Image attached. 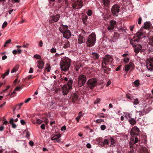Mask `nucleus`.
Listing matches in <instances>:
<instances>
[{
  "label": "nucleus",
  "instance_id": "2f4dec72",
  "mask_svg": "<svg viewBox=\"0 0 153 153\" xmlns=\"http://www.w3.org/2000/svg\"><path fill=\"white\" fill-rule=\"evenodd\" d=\"M70 46V44L69 42H67L65 43L63 47L64 48H68Z\"/></svg>",
  "mask_w": 153,
  "mask_h": 153
},
{
  "label": "nucleus",
  "instance_id": "09e8293b",
  "mask_svg": "<svg viewBox=\"0 0 153 153\" xmlns=\"http://www.w3.org/2000/svg\"><path fill=\"white\" fill-rule=\"evenodd\" d=\"M97 140L99 142H102V143L103 141V139L101 137H99L97 139Z\"/></svg>",
  "mask_w": 153,
  "mask_h": 153
},
{
  "label": "nucleus",
  "instance_id": "dca6fc26",
  "mask_svg": "<svg viewBox=\"0 0 153 153\" xmlns=\"http://www.w3.org/2000/svg\"><path fill=\"white\" fill-rule=\"evenodd\" d=\"M134 47H135L134 50V51L136 53L135 55H136L139 52H140L141 51L142 47L140 45H136Z\"/></svg>",
  "mask_w": 153,
  "mask_h": 153
},
{
  "label": "nucleus",
  "instance_id": "39448f33",
  "mask_svg": "<svg viewBox=\"0 0 153 153\" xmlns=\"http://www.w3.org/2000/svg\"><path fill=\"white\" fill-rule=\"evenodd\" d=\"M72 6L74 9H79L83 6V2L81 0H74L72 2Z\"/></svg>",
  "mask_w": 153,
  "mask_h": 153
},
{
  "label": "nucleus",
  "instance_id": "a878e982",
  "mask_svg": "<svg viewBox=\"0 0 153 153\" xmlns=\"http://www.w3.org/2000/svg\"><path fill=\"white\" fill-rule=\"evenodd\" d=\"M102 3L105 6H108L110 4V1L109 0H103Z\"/></svg>",
  "mask_w": 153,
  "mask_h": 153
},
{
  "label": "nucleus",
  "instance_id": "bb28decb",
  "mask_svg": "<svg viewBox=\"0 0 153 153\" xmlns=\"http://www.w3.org/2000/svg\"><path fill=\"white\" fill-rule=\"evenodd\" d=\"M139 153H148L147 149L145 148H143L140 149Z\"/></svg>",
  "mask_w": 153,
  "mask_h": 153
},
{
  "label": "nucleus",
  "instance_id": "6e6552de",
  "mask_svg": "<svg viewBox=\"0 0 153 153\" xmlns=\"http://www.w3.org/2000/svg\"><path fill=\"white\" fill-rule=\"evenodd\" d=\"M146 66L149 70L151 71L153 70V57H150L147 59Z\"/></svg>",
  "mask_w": 153,
  "mask_h": 153
},
{
  "label": "nucleus",
  "instance_id": "69168bd1",
  "mask_svg": "<svg viewBox=\"0 0 153 153\" xmlns=\"http://www.w3.org/2000/svg\"><path fill=\"white\" fill-rule=\"evenodd\" d=\"M91 144L89 143H88L86 145V147L88 149H90L91 148Z\"/></svg>",
  "mask_w": 153,
  "mask_h": 153
},
{
  "label": "nucleus",
  "instance_id": "412c9836",
  "mask_svg": "<svg viewBox=\"0 0 153 153\" xmlns=\"http://www.w3.org/2000/svg\"><path fill=\"white\" fill-rule=\"evenodd\" d=\"M78 42L79 44H81L84 42L85 39H84L83 37L81 35H79V36Z\"/></svg>",
  "mask_w": 153,
  "mask_h": 153
},
{
  "label": "nucleus",
  "instance_id": "6e6d98bb",
  "mask_svg": "<svg viewBox=\"0 0 153 153\" xmlns=\"http://www.w3.org/2000/svg\"><path fill=\"white\" fill-rule=\"evenodd\" d=\"M39 46L40 47H42V46L43 42H42V40H40L39 41Z\"/></svg>",
  "mask_w": 153,
  "mask_h": 153
},
{
  "label": "nucleus",
  "instance_id": "aec40b11",
  "mask_svg": "<svg viewBox=\"0 0 153 153\" xmlns=\"http://www.w3.org/2000/svg\"><path fill=\"white\" fill-rule=\"evenodd\" d=\"M119 34L117 32H114L112 40L113 42L115 41L116 39H117L119 36Z\"/></svg>",
  "mask_w": 153,
  "mask_h": 153
},
{
  "label": "nucleus",
  "instance_id": "5701e85b",
  "mask_svg": "<svg viewBox=\"0 0 153 153\" xmlns=\"http://www.w3.org/2000/svg\"><path fill=\"white\" fill-rule=\"evenodd\" d=\"M23 104V103L22 102L19 103V104L16 105L15 106V108H14L13 109V111L14 112L16 109H17V107H19V108H18V110H19L21 108V106Z\"/></svg>",
  "mask_w": 153,
  "mask_h": 153
},
{
  "label": "nucleus",
  "instance_id": "b1692460",
  "mask_svg": "<svg viewBox=\"0 0 153 153\" xmlns=\"http://www.w3.org/2000/svg\"><path fill=\"white\" fill-rule=\"evenodd\" d=\"M150 26L151 24L148 22H146L144 23V28L146 29H149Z\"/></svg>",
  "mask_w": 153,
  "mask_h": 153
},
{
  "label": "nucleus",
  "instance_id": "e433bc0d",
  "mask_svg": "<svg viewBox=\"0 0 153 153\" xmlns=\"http://www.w3.org/2000/svg\"><path fill=\"white\" fill-rule=\"evenodd\" d=\"M33 57L37 59H40L41 58V56L40 55L37 54L34 55Z\"/></svg>",
  "mask_w": 153,
  "mask_h": 153
},
{
  "label": "nucleus",
  "instance_id": "5fc2aeb1",
  "mask_svg": "<svg viewBox=\"0 0 153 153\" xmlns=\"http://www.w3.org/2000/svg\"><path fill=\"white\" fill-rule=\"evenodd\" d=\"M42 121L39 119H37L36 120V122L37 123L40 124L42 123Z\"/></svg>",
  "mask_w": 153,
  "mask_h": 153
},
{
  "label": "nucleus",
  "instance_id": "0eeeda50",
  "mask_svg": "<svg viewBox=\"0 0 153 153\" xmlns=\"http://www.w3.org/2000/svg\"><path fill=\"white\" fill-rule=\"evenodd\" d=\"M120 6L119 5L115 4L113 5L111 9V12L113 15L117 16L120 11Z\"/></svg>",
  "mask_w": 153,
  "mask_h": 153
},
{
  "label": "nucleus",
  "instance_id": "6ab92c4d",
  "mask_svg": "<svg viewBox=\"0 0 153 153\" xmlns=\"http://www.w3.org/2000/svg\"><path fill=\"white\" fill-rule=\"evenodd\" d=\"M37 66L39 69H42L43 68L44 63L42 61H38L37 62Z\"/></svg>",
  "mask_w": 153,
  "mask_h": 153
},
{
  "label": "nucleus",
  "instance_id": "c85d7f7f",
  "mask_svg": "<svg viewBox=\"0 0 153 153\" xmlns=\"http://www.w3.org/2000/svg\"><path fill=\"white\" fill-rule=\"evenodd\" d=\"M19 67V66L18 65H16L11 70V73H12L18 70Z\"/></svg>",
  "mask_w": 153,
  "mask_h": 153
},
{
  "label": "nucleus",
  "instance_id": "338daca9",
  "mask_svg": "<svg viewBox=\"0 0 153 153\" xmlns=\"http://www.w3.org/2000/svg\"><path fill=\"white\" fill-rule=\"evenodd\" d=\"M111 83V82L109 80L107 82L106 84V86L107 87H108L109 85Z\"/></svg>",
  "mask_w": 153,
  "mask_h": 153
},
{
  "label": "nucleus",
  "instance_id": "20e7f679",
  "mask_svg": "<svg viewBox=\"0 0 153 153\" xmlns=\"http://www.w3.org/2000/svg\"><path fill=\"white\" fill-rule=\"evenodd\" d=\"M96 39L95 34V33H92L89 35L86 42L87 46L88 47L93 46L95 42Z\"/></svg>",
  "mask_w": 153,
  "mask_h": 153
},
{
  "label": "nucleus",
  "instance_id": "4468645a",
  "mask_svg": "<svg viewBox=\"0 0 153 153\" xmlns=\"http://www.w3.org/2000/svg\"><path fill=\"white\" fill-rule=\"evenodd\" d=\"M134 65L132 62H130L128 64L126 65L125 66V70L127 72L130 69L131 70L134 69Z\"/></svg>",
  "mask_w": 153,
  "mask_h": 153
},
{
  "label": "nucleus",
  "instance_id": "cd10ccee",
  "mask_svg": "<svg viewBox=\"0 0 153 153\" xmlns=\"http://www.w3.org/2000/svg\"><path fill=\"white\" fill-rule=\"evenodd\" d=\"M133 83L135 87H137L140 84V81L138 79L136 80Z\"/></svg>",
  "mask_w": 153,
  "mask_h": 153
},
{
  "label": "nucleus",
  "instance_id": "ddd939ff",
  "mask_svg": "<svg viewBox=\"0 0 153 153\" xmlns=\"http://www.w3.org/2000/svg\"><path fill=\"white\" fill-rule=\"evenodd\" d=\"M116 22L115 21L111 20L110 22V25L108 26L107 29L110 32H112L114 28V25L116 24Z\"/></svg>",
  "mask_w": 153,
  "mask_h": 153
},
{
  "label": "nucleus",
  "instance_id": "a19ab883",
  "mask_svg": "<svg viewBox=\"0 0 153 153\" xmlns=\"http://www.w3.org/2000/svg\"><path fill=\"white\" fill-rule=\"evenodd\" d=\"M50 52L52 53H55L56 52V49L54 48H52L51 49Z\"/></svg>",
  "mask_w": 153,
  "mask_h": 153
},
{
  "label": "nucleus",
  "instance_id": "f3484780",
  "mask_svg": "<svg viewBox=\"0 0 153 153\" xmlns=\"http://www.w3.org/2000/svg\"><path fill=\"white\" fill-rule=\"evenodd\" d=\"M61 137L60 134H58L56 135H54L53 137H51V140H54V142H59L60 141L59 140H58L57 139L60 138Z\"/></svg>",
  "mask_w": 153,
  "mask_h": 153
},
{
  "label": "nucleus",
  "instance_id": "0e129e2a",
  "mask_svg": "<svg viewBox=\"0 0 153 153\" xmlns=\"http://www.w3.org/2000/svg\"><path fill=\"white\" fill-rule=\"evenodd\" d=\"M33 72V70L32 68H30L29 71V73H32Z\"/></svg>",
  "mask_w": 153,
  "mask_h": 153
},
{
  "label": "nucleus",
  "instance_id": "7ed1b4c3",
  "mask_svg": "<svg viewBox=\"0 0 153 153\" xmlns=\"http://www.w3.org/2000/svg\"><path fill=\"white\" fill-rule=\"evenodd\" d=\"M73 80L70 79L66 84L63 85L62 87V92L64 95H67L72 88Z\"/></svg>",
  "mask_w": 153,
  "mask_h": 153
},
{
  "label": "nucleus",
  "instance_id": "423d86ee",
  "mask_svg": "<svg viewBox=\"0 0 153 153\" xmlns=\"http://www.w3.org/2000/svg\"><path fill=\"white\" fill-rule=\"evenodd\" d=\"M86 81V76L84 75H80L78 78V86L80 87L83 85L85 83Z\"/></svg>",
  "mask_w": 153,
  "mask_h": 153
},
{
  "label": "nucleus",
  "instance_id": "9d476101",
  "mask_svg": "<svg viewBox=\"0 0 153 153\" xmlns=\"http://www.w3.org/2000/svg\"><path fill=\"white\" fill-rule=\"evenodd\" d=\"M140 131L139 129L136 126H134L131 130L130 134L132 137H134L135 135L138 136Z\"/></svg>",
  "mask_w": 153,
  "mask_h": 153
},
{
  "label": "nucleus",
  "instance_id": "2eb2a0df",
  "mask_svg": "<svg viewBox=\"0 0 153 153\" xmlns=\"http://www.w3.org/2000/svg\"><path fill=\"white\" fill-rule=\"evenodd\" d=\"M68 26L67 25H62L59 28V30L60 32L62 33L68 30Z\"/></svg>",
  "mask_w": 153,
  "mask_h": 153
},
{
  "label": "nucleus",
  "instance_id": "7c9ffc66",
  "mask_svg": "<svg viewBox=\"0 0 153 153\" xmlns=\"http://www.w3.org/2000/svg\"><path fill=\"white\" fill-rule=\"evenodd\" d=\"M82 111L79 112L78 114V116L76 117V119L77 122H79V120L80 119V117L82 116Z\"/></svg>",
  "mask_w": 153,
  "mask_h": 153
},
{
  "label": "nucleus",
  "instance_id": "37998d69",
  "mask_svg": "<svg viewBox=\"0 0 153 153\" xmlns=\"http://www.w3.org/2000/svg\"><path fill=\"white\" fill-rule=\"evenodd\" d=\"M123 61L125 63H127L129 61V59L128 58H125L123 59Z\"/></svg>",
  "mask_w": 153,
  "mask_h": 153
},
{
  "label": "nucleus",
  "instance_id": "13d9d810",
  "mask_svg": "<svg viewBox=\"0 0 153 153\" xmlns=\"http://www.w3.org/2000/svg\"><path fill=\"white\" fill-rule=\"evenodd\" d=\"M29 145L31 146H33L34 145V143L32 141H30L29 142Z\"/></svg>",
  "mask_w": 153,
  "mask_h": 153
},
{
  "label": "nucleus",
  "instance_id": "473e14b6",
  "mask_svg": "<svg viewBox=\"0 0 153 153\" xmlns=\"http://www.w3.org/2000/svg\"><path fill=\"white\" fill-rule=\"evenodd\" d=\"M62 79L63 80V81L65 82H67L68 81V80L70 79H71L72 80V79L70 78L69 76H68V77H63Z\"/></svg>",
  "mask_w": 153,
  "mask_h": 153
},
{
  "label": "nucleus",
  "instance_id": "49530a36",
  "mask_svg": "<svg viewBox=\"0 0 153 153\" xmlns=\"http://www.w3.org/2000/svg\"><path fill=\"white\" fill-rule=\"evenodd\" d=\"M100 101V99L98 98L94 102V103L95 104H97V103H99Z\"/></svg>",
  "mask_w": 153,
  "mask_h": 153
},
{
  "label": "nucleus",
  "instance_id": "393cba45",
  "mask_svg": "<svg viewBox=\"0 0 153 153\" xmlns=\"http://www.w3.org/2000/svg\"><path fill=\"white\" fill-rule=\"evenodd\" d=\"M92 56L93 58L95 60L98 59L99 57L98 54L96 53H93Z\"/></svg>",
  "mask_w": 153,
  "mask_h": 153
},
{
  "label": "nucleus",
  "instance_id": "58836bf2",
  "mask_svg": "<svg viewBox=\"0 0 153 153\" xmlns=\"http://www.w3.org/2000/svg\"><path fill=\"white\" fill-rule=\"evenodd\" d=\"M7 24V22L6 21L4 22L2 25V27L3 28H4L6 26Z\"/></svg>",
  "mask_w": 153,
  "mask_h": 153
},
{
  "label": "nucleus",
  "instance_id": "79ce46f5",
  "mask_svg": "<svg viewBox=\"0 0 153 153\" xmlns=\"http://www.w3.org/2000/svg\"><path fill=\"white\" fill-rule=\"evenodd\" d=\"M100 128L102 130L104 131L106 129V126L104 125H102L101 126Z\"/></svg>",
  "mask_w": 153,
  "mask_h": 153
},
{
  "label": "nucleus",
  "instance_id": "8fccbe9b",
  "mask_svg": "<svg viewBox=\"0 0 153 153\" xmlns=\"http://www.w3.org/2000/svg\"><path fill=\"white\" fill-rule=\"evenodd\" d=\"M126 97L128 99L132 100V99L133 97L131 96L128 95V94L126 95Z\"/></svg>",
  "mask_w": 153,
  "mask_h": 153
},
{
  "label": "nucleus",
  "instance_id": "774afa93",
  "mask_svg": "<svg viewBox=\"0 0 153 153\" xmlns=\"http://www.w3.org/2000/svg\"><path fill=\"white\" fill-rule=\"evenodd\" d=\"M41 128H42L43 129H45V125L44 124H42L41 126Z\"/></svg>",
  "mask_w": 153,
  "mask_h": 153
},
{
  "label": "nucleus",
  "instance_id": "e2e57ef3",
  "mask_svg": "<svg viewBox=\"0 0 153 153\" xmlns=\"http://www.w3.org/2000/svg\"><path fill=\"white\" fill-rule=\"evenodd\" d=\"M11 124H12V127L13 128H16V124H15L14 123H13Z\"/></svg>",
  "mask_w": 153,
  "mask_h": 153
},
{
  "label": "nucleus",
  "instance_id": "4d7b16f0",
  "mask_svg": "<svg viewBox=\"0 0 153 153\" xmlns=\"http://www.w3.org/2000/svg\"><path fill=\"white\" fill-rule=\"evenodd\" d=\"M21 123L23 125H24L25 124V122L24 120H21L20 121Z\"/></svg>",
  "mask_w": 153,
  "mask_h": 153
},
{
  "label": "nucleus",
  "instance_id": "9b49d317",
  "mask_svg": "<svg viewBox=\"0 0 153 153\" xmlns=\"http://www.w3.org/2000/svg\"><path fill=\"white\" fill-rule=\"evenodd\" d=\"M96 82L97 81L96 79H93L89 80L87 82V84L89 88L92 89L95 86Z\"/></svg>",
  "mask_w": 153,
  "mask_h": 153
},
{
  "label": "nucleus",
  "instance_id": "603ef678",
  "mask_svg": "<svg viewBox=\"0 0 153 153\" xmlns=\"http://www.w3.org/2000/svg\"><path fill=\"white\" fill-rule=\"evenodd\" d=\"M118 31L119 32H123L124 30L123 29L121 28H120L118 29Z\"/></svg>",
  "mask_w": 153,
  "mask_h": 153
},
{
  "label": "nucleus",
  "instance_id": "4c0bfd02",
  "mask_svg": "<svg viewBox=\"0 0 153 153\" xmlns=\"http://www.w3.org/2000/svg\"><path fill=\"white\" fill-rule=\"evenodd\" d=\"M102 122H104V120L102 119H97L95 121V122L97 123H100Z\"/></svg>",
  "mask_w": 153,
  "mask_h": 153
},
{
  "label": "nucleus",
  "instance_id": "864d4df0",
  "mask_svg": "<svg viewBox=\"0 0 153 153\" xmlns=\"http://www.w3.org/2000/svg\"><path fill=\"white\" fill-rule=\"evenodd\" d=\"M141 20H142V19L141 17H140L138 20V23L139 24H141Z\"/></svg>",
  "mask_w": 153,
  "mask_h": 153
},
{
  "label": "nucleus",
  "instance_id": "f03ea898",
  "mask_svg": "<svg viewBox=\"0 0 153 153\" xmlns=\"http://www.w3.org/2000/svg\"><path fill=\"white\" fill-rule=\"evenodd\" d=\"M113 61V59L112 56L106 55L103 58L102 60V66L103 68H106V65L111 64Z\"/></svg>",
  "mask_w": 153,
  "mask_h": 153
},
{
  "label": "nucleus",
  "instance_id": "f257e3e1",
  "mask_svg": "<svg viewBox=\"0 0 153 153\" xmlns=\"http://www.w3.org/2000/svg\"><path fill=\"white\" fill-rule=\"evenodd\" d=\"M60 66L62 71H67L70 66L69 59L66 58L62 59L60 62Z\"/></svg>",
  "mask_w": 153,
  "mask_h": 153
},
{
  "label": "nucleus",
  "instance_id": "f8f14e48",
  "mask_svg": "<svg viewBox=\"0 0 153 153\" xmlns=\"http://www.w3.org/2000/svg\"><path fill=\"white\" fill-rule=\"evenodd\" d=\"M140 36L137 35L134 36L133 39L130 40V43L131 45L134 47L135 46L137 43L139 41L140 39Z\"/></svg>",
  "mask_w": 153,
  "mask_h": 153
},
{
  "label": "nucleus",
  "instance_id": "c756f323",
  "mask_svg": "<svg viewBox=\"0 0 153 153\" xmlns=\"http://www.w3.org/2000/svg\"><path fill=\"white\" fill-rule=\"evenodd\" d=\"M10 69H8L7 71L4 74H2L1 75V77L3 79H4L5 77L6 76H7L8 75L9 71Z\"/></svg>",
  "mask_w": 153,
  "mask_h": 153
},
{
  "label": "nucleus",
  "instance_id": "4be33fe9",
  "mask_svg": "<svg viewBox=\"0 0 153 153\" xmlns=\"http://www.w3.org/2000/svg\"><path fill=\"white\" fill-rule=\"evenodd\" d=\"M128 122L131 125H134L136 123V120L134 118H131L128 120Z\"/></svg>",
  "mask_w": 153,
  "mask_h": 153
},
{
  "label": "nucleus",
  "instance_id": "ea45409f",
  "mask_svg": "<svg viewBox=\"0 0 153 153\" xmlns=\"http://www.w3.org/2000/svg\"><path fill=\"white\" fill-rule=\"evenodd\" d=\"M81 65H79L78 64L76 65L75 67V69L76 71H78L79 69L80 68V67H81Z\"/></svg>",
  "mask_w": 153,
  "mask_h": 153
},
{
  "label": "nucleus",
  "instance_id": "de8ad7c7",
  "mask_svg": "<svg viewBox=\"0 0 153 153\" xmlns=\"http://www.w3.org/2000/svg\"><path fill=\"white\" fill-rule=\"evenodd\" d=\"M110 140L111 144L112 145H113L114 143V139L113 138H111Z\"/></svg>",
  "mask_w": 153,
  "mask_h": 153
},
{
  "label": "nucleus",
  "instance_id": "3c124183",
  "mask_svg": "<svg viewBox=\"0 0 153 153\" xmlns=\"http://www.w3.org/2000/svg\"><path fill=\"white\" fill-rule=\"evenodd\" d=\"M31 99V98H29L27 99H26L25 101V103H28Z\"/></svg>",
  "mask_w": 153,
  "mask_h": 153
},
{
  "label": "nucleus",
  "instance_id": "bf43d9fd",
  "mask_svg": "<svg viewBox=\"0 0 153 153\" xmlns=\"http://www.w3.org/2000/svg\"><path fill=\"white\" fill-rule=\"evenodd\" d=\"M104 20L106 21L109 19V18L106 15H105L104 16Z\"/></svg>",
  "mask_w": 153,
  "mask_h": 153
},
{
  "label": "nucleus",
  "instance_id": "c03bdc74",
  "mask_svg": "<svg viewBox=\"0 0 153 153\" xmlns=\"http://www.w3.org/2000/svg\"><path fill=\"white\" fill-rule=\"evenodd\" d=\"M92 12L91 10H89L87 12V14L89 16H91L92 15Z\"/></svg>",
  "mask_w": 153,
  "mask_h": 153
},
{
  "label": "nucleus",
  "instance_id": "c9c22d12",
  "mask_svg": "<svg viewBox=\"0 0 153 153\" xmlns=\"http://www.w3.org/2000/svg\"><path fill=\"white\" fill-rule=\"evenodd\" d=\"M139 102L137 98L134 99L133 102V103L134 105H137L139 104Z\"/></svg>",
  "mask_w": 153,
  "mask_h": 153
},
{
  "label": "nucleus",
  "instance_id": "f704fd0d",
  "mask_svg": "<svg viewBox=\"0 0 153 153\" xmlns=\"http://www.w3.org/2000/svg\"><path fill=\"white\" fill-rule=\"evenodd\" d=\"M102 143L105 145H108V142L107 139H105L104 140Z\"/></svg>",
  "mask_w": 153,
  "mask_h": 153
},
{
  "label": "nucleus",
  "instance_id": "680f3d73",
  "mask_svg": "<svg viewBox=\"0 0 153 153\" xmlns=\"http://www.w3.org/2000/svg\"><path fill=\"white\" fill-rule=\"evenodd\" d=\"M134 27V25L130 26V29L131 31H132L133 30Z\"/></svg>",
  "mask_w": 153,
  "mask_h": 153
},
{
  "label": "nucleus",
  "instance_id": "1a4fd4ad",
  "mask_svg": "<svg viewBox=\"0 0 153 153\" xmlns=\"http://www.w3.org/2000/svg\"><path fill=\"white\" fill-rule=\"evenodd\" d=\"M60 17V14H57L55 15L51 16L50 18L49 21V22L51 23L56 22L58 21Z\"/></svg>",
  "mask_w": 153,
  "mask_h": 153
},
{
  "label": "nucleus",
  "instance_id": "052dcab7",
  "mask_svg": "<svg viewBox=\"0 0 153 153\" xmlns=\"http://www.w3.org/2000/svg\"><path fill=\"white\" fill-rule=\"evenodd\" d=\"M66 129V126H63L61 128V130L62 131H64V130H65Z\"/></svg>",
  "mask_w": 153,
  "mask_h": 153
},
{
  "label": "nucleus",
  "instance_id": "72a5a7b5",
  "mask_svg": "<svg viewBox=\"0 0 153 153\" xmlns=\"http://www.w3.org/2000/svg\"><path fill=\"white\" fill-rule=\"evenodd\" d=\"M11 41V39H9L6 41V42L4 45V47H5L7 46V45L10 43Z\"/></svg>",
  "mask_w": 153,
  "mask_h": 153
},
{
  "label": "nucleus",
  "instance_id": "a18cd8bd",
  "mask_svg": "<svg viewBox=\"0 0 153 153\" xmlns=\"http://www.w3.org/2000/svg\"><path fill=\"white\" fill-rule=\"evenodd\" d=\"M22 89V88L21 87H17L15 89V91H19Z\"/></svg>",
  "mask_w": 153,
  "mask_h": 153
},
{
  "label": "nucleus",
  "instance_id": "a211bd4d",
  "mask_svg": "<svg viewBox=\"0 0 153 153\" xmlns=\"http://www.w3.org/2000/svg\"><path fill=\"white\" fill-rule=\"evenodd\" d=\"M63 36L66 39H68L71 36V33L70 31L68 30L65 32L62 33Z\"/></svg>",
  "mask_w": 153,
  "mask_h": 153
}]
</instances>
